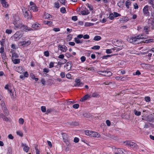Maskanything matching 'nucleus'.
I'll return each instance as SVG.
<instances>
[{
    "label": "nucleus",
    "mask_w": 154,
    "mask_h": 154,
    "mask_svg": "<svg viewBox=\"0 0 154 154\" xmlns=\"http://www.w3.org/2000/svg\"><path fill=\"white\" fill-rule=\"evenodd\" d=\"M141 66L143 68L146 69H149L151 68V65L149 64L145 63H141L140 64Z\"/></svg>",
    "instance_id": "12"
},
{
    "label": "nucleus",
    "mask_w": 154,
    "mask_h": 154,
    "mask_svg": "<svg viewBox=\"0 0 154 154\" xmlns=\"http://www.w3.org/2000/svg\"><path fill=\"white\" fill-rule=\"evenodd\" d=\"M150 8L152 9L150 7L149 8V6L146 5H145L143 8V14L146 16H149L150 13L149 11V9Z\"/></svg>",
    "instance_id": "8"
},
{
    "label": "nucleus",
    "mask_w": 154,
    "mask_h": 154,
    "mask_svg": "<svg viewBox=\"0 0 154 154\" xmlns=\"http://www.w3.org/2000/svg\"><path fill=\"white\" fill-rule=\"evenodd\" d=\"M23 13L25 17L27 19H31V14L30 11L26 8L23 10Z\"/></svg>",
    "instance_id": "5"
},
{
    "label": "nucleus",
    "mask_w": 154,
    "mask_h": 154,
    "mask_svg": "<svg viewBox=\"0 0 154 154\" xmlns=\"http://www.w3.org/2000/svg\"><path fill=\"white\" fill-rule=\"evenodd\" d=\"M134 114L137 116H140L141 115V112L139 111H137L136 109L134 110Z\"/></svg>",
    "instance_id": "45"
},
{
    "label": "nucleus",
    "mask_w": 154,
    "mask_h": 154,
    "mask_svg": "<svg viewBox=\"0 0 154 154\" xmlns=\"http://www.w3.org/2000/svg\"><path fill=\"white\" fill-rule=\"evenodd\" d=\"M69 62H67L64 66V68H66V69L67 71H69L71 69V66L70 65H69Z\"/></svg>",
    "instance_id": "25"
},
{
    "label": "nucleus",
    "mask_w": 154,
    "mask_h": 154,
    "mask_svg": "<svg viewBox=\"0 0 154 154\" xmlns=\"http://www.w3.org/2000/svg\"><path fill=\"white\" fill-rule=\"evenodd\" d=\"M113 13L114 15V17H120L121 16V15L120 14H119L116 12H114Z\"/></svg>",
    "instance_id": "46"
},
{
    "label": "nucleus",
    "mask_w": 154,
    "mask_h": 154,
    "mask_svg": "<svg viewBox=\"0 0 154 154\" xmlns=\"http://www.w3.org/2000/svg\"><path fill=\"white\" fill-rule=\"evenodd\" d=\"M145 100L146 102H149L150 101V98L149 97H145Z\"/></svg>",
    "instance_id": "50"
},
{
    "label": "nucleus",
    "mask_w": 154,
    "mask_h": 154,
    "mask_svg": "<svg viewBox=\"0 0 154 154\" xmlns=\"http://www.w3.org/2000/svg\"><path fill=\"white\" fill-rule=\"evenodd\" d=\"M115 79L117 80H121L124 81L125 80V79L124 77L122 76H117L115 77Z\"/></svg>",
    "instance_id": "30"
},
{
    "label": "nucleus",
    "mask_w": 154,
    "mask_h": 154,
    "mask_svg": "<svg viewBox=\"0 0 154 154\" xmlns=\"http://www.w3.org/2000/svg\"><path fill=\"white\" fill-rule=\"evenodd\" d=\"M91 97V95H89L88 94L85 95L83 97L81 98L80 101L81 102H83L84 101L88 99Z\"/></svg>",
    "instance_id": "14"
},
{
    "label": "nucleus",
    "mask_w": 154,
    "mask_h": 154,
    "mask_svg": "<svg viewBox=\"0 0 154 154\" xmlns=\"http://www.w3.org/2000/svg\"><path fill=\"white\" fill-rule=\"evenodd\" d=\"M22 35L20 32L17 31L12 36V38L15 41L19 40L22 37Z\"/></svg>",
    "instance_id": "7"
},
{
    "label": "nucleus",
    "mask_w": 154,
    "mask_h": 154,
    "mask_svg": "<svg viewBox=\"0 0 154 154\" xmlns=\"http://www.w3.org/2000/svg\"><path fill=\"white\" fill-rule=\"evenodd\" d=\"M22 30H24L25 32H27L28 31H31L33 30L31 28L28 27L27 26L24 25L23 24V27L21 28Z\"/></svg>",
    "instance_id": "18"
},
{
    "label": "nucleus",
    "mask_w": 154,
    "mask_h": 154,
    "mask_svg": "<svg viewBox=\"0 0 154 154\" xmlns=\"http://www.w3.org/2000/svg\"><path fill=\"white\" fill-rule=\"evenodd\" d=\"M13 63L15 64H18L20 63V60L19 59H14L12 60Z\"/></svg>",
    "instance_id": "35"
},
{
    "label": "nucleus",
    "mask_w": 154,
    "mask_h": 154,
    "mask_svg": "<svg viewBox=\"0 0 154 154\" xmlns=\"http://www.w3.org/2000/svg\"><path fill=\"white\" fill-rule=\"evenodd\" d=\"M54 6L55 8L57 9L59 8L60 7V4L58 2H54Z\"/></svg>",
    "instance_id": "36"
},
{
    "label": "nucleus",
    "mask_w": 154,
    "mask_h": 154,
    "mask_svg": "<svg viewBox=\"0 0 154 154\" xmlns=\"http://www.w3.org/2000/svg\"><path fill=\"white\" fill-rule=\"evenodd\" d=\"M44 55L45 56L48 57L49 56V53L48 51H46L44 52Z\"/></svg>",
    "instance_id": "51"
},
{
    "label": "nucleus",
    "mask_w": 154,
    "mask_h": 154,
    "mask_svg": "<svg viewBox=\"0 0 154 154\" xmlns=\"http://www.w3.org/2000/svg\"><path fill=\"white\" fill-rule=\"evenodd\" d=\"M41 109L42 111L43 112H45L46 111V107L45 106H41Z\"/></svg>",
    "instance_id": "54"
},
{
    "label": "nucleus",
    "mask_w": 154,
    "mask_h": 154,
    "mask_svg": "<svg viewBox=\"0 0 154 154\" xmlns=\"http://www.w3.org/2000/svg\"><path fill=\"white\" fill-rule=\"evenodd\" d=\"M75 42L77 44L82 43V41L81 40H80L77 37H75L74 39Z\"/></svg>",
    "instance_id": "31"
},
{
    "label": "nucleus",
    "mask_w": 154,
    "mask_h": 154,
    "mask_svg": "<svg viewBox=\"0 0 154 154\" xmlns=\"http://www.w3.org/2000/svg\"><path fill=\"white\" fill-rule=\"evenodd\" d=\"M17 135H19L20 136L22 137L23 135V134L22 132L20 131H17L16 132Z\"/></svg>",
    "instance_id": "47"
},
{
    "label": "nucleus",
    "mask_w": 154,
    "mask_h": 154,
    "mask_svg": "<svg viewBox=\"0 0 154 154\" xmlns=\"http://www.w3.org/2000/svg\"><path fill=\"white\" fill-rule=\"evenodd\" d=\"M31 43L30 40H28L27 41H23L19 42V44L20 46L23 47L27 46H29Z\"/></svg>",
    "instance_id": "9"
},
{
    "label": "nucleus",
    "mask_w": 154,
    "mask_h": 154,
    "mask_svg": "<svg viewBox=\"0 0 154 154\" xmlns=\"http://www.w3.org/2000/svg\"><path fill=\"white\" fill-rule=\"evenodd\" d=\"M12 32L11 30L7 29L5 31V33H7L8 34H11Z\"/></svg>",
    "instance_id": "53"
},
{
    "label": "nucleus",
    "mask_w": 154,
    "mask_h": 154,
    "mask_svg": "<svg viewBox=\"0 0 154 154\" xmlns=\"http://www.w3.org/2000/svg\"><path fill=\"white\" fill-rule=\"evenodd\" d=\"M86 58L85 57V56H82L80 58L81 61L82 62H83L84 61H85L86 60Z\"/></svg>",
    "instance_id": "55"
},
{
    "label": "nucleus",
    "mask_w": 154,
    "mask_h": 154,
    "mask_svg": "<svg viewBox=\"0 0 154 154\" xmlns=\"http://www.w3.org/2000/svg\"><path fill=\"white\" fill-rule=\"evenodd\" d=\"M100 135L97 132L92 131L91 134V137H94L99 138L100 137Z\"/></svg>",
    "instance_id": "19"
},
{
    "label": "nucleus",
    "mask_w": 154,
    "mask_h": 154,
    "mask_svg": "<svg viewBox=\"0 0 154 154\" xmlns=\"http://www.w3.org/2000/svg\"><path fill=\"white\" fill-rule=\"evenodd\" d=\"M92 132V131L86 130L85 131V133L86 135L91 137Z\"/></svg>",
    "instance_id": "27"
},
{
    "label": "nucleus",
    "mask_w": 154,
    "mask_h": 154,
    "mask_svg": "<svg viewBox=\"0 0 154 154\" xmlns=\"http://www.w3.org/2000/svg\"><path fill=\"white\" fill-rule=\"evenodd\" d=\"M49 71V69L46 68H44L43 69V72H44L48 73Z\"/></svg>",
    "instance_id": "60"
},
{
    "label": "nucleus",
    "mask_w": 154,
    "mask_h": 154,
    "mask_svg": "<svg viewBox=\"0 0 154 154\" xmlns=\"http://www.w3.org/2000/svg\"><path fill=\"white\" fill-rule=\"evenodd\" d=\"M43 23L44 24L47 25L49 26H51L53 23L51 21L45 20L44 21Z\"/></svg>",
    "instance_id": "33"
},
{
    "label": "nucleus",
    "mask_w": 154,
    "mask_h": 154,
    "mask_svg": "<svg viewBox=\"0 0 154 154\" xmlns=\"http://www.w3.org/2000/svg\"><path fill=\"white\" fill-rule=\"evenodd\" d=\"M60 12L63 14L66 13V10L65 7H62L60 9Z\"/></svg>",
    "instance_id": "41"
},
{
    "label": "nucleus",
    "mask_w": 154,
    "mask_h": 154,
    "mask_svg": "<svg viewBox=\"0 0 154 154\" xmlns=\"http://www.w3.org/2000/svg\"><path fill=\"white\" fill-rule=\"evenodd\" d=\"M108 18L111 20H113L114 18V16L113 13H110L109 14Z\"/></svg>",
    "instance_id": "38"
},
{
    "label": "nucleus",
    "mask_w": 154,
    "mask_h": 154,
    "mask_svg": "<svg viewBox=\"0 0 154 154\" xmlns=\"http://www.w3.org/2000/svg\"><path fill=\"white\" fill-rule=\"evenodd\" d=\"M134 8L135 9H137L139 7L137 3H135L134 4Z\"/></svg>",
    "instance_id": "61"
},
{
    "label": "nucleus",
    "mask_w": 154,
    "mask_h": 154,
    "mask_svg": "<svg viewBox=\"0 0 154 154\" xmlns=\"http://www.w3.org/2000/svg\"><path fill=\"white\" fill-rule=\"evenodd\" d=\"M100 48V46L98 45H95L92 47L91 49L93 50H99Z\"/></svg>",
    "instance_id": "42"
},
{
    "label": "nucleus",
    "mask_w": 154,
    "mask_h": 154,
    "mask_svg": "<svg viewBox=\"0 0 154 154\" xmlns=\"http://www.w3.org/2000/svg\"><path fill=\"white\" fill-rule=\"evenodd\" d=\"M54 63L53 62H51L49 64V68H51L54 67Z\"/></svg>",
    "instance_id": "49"
},
{
    "label": "nucleus",
    "mask_w": 154,
    "mask_h": 154,
    "mask_svg": "<svg viewBox=\"0 0 154 154\" xmlns=\"http://www.w3.org/2000/svg\"><path fill=\"white\" fill-rule=\"evenodd\" d=\"M150 31V28L149 27L147 26H146L144 27L143 29V32L146 34H149Z\"/></svg>",
    "instance_id": "15"
},
{
    "label": "nucleus",
    "mask_w": 154,
    "mask_h": 154,
    "mask_svg": "<svg viewBox=\"0 0 154 154\" xmlns=\"http://www.w3.org/2000/svg\"><path fill=\"white\" fill-rule=\"evenodd\" d=\"M24 122V120L22 118H20L19 119V123L21 125L23 124Z\"/></svg>",
    "instance_id": "43"
},
{
    "label": "nucleus",
    "mask_w": 154,
    "mask_h": 154,
    "mask_svg": "<svg viewBox=\"0 0 154 154\" xmlns=\"http://www.w3.org/2000/svg\"><path fill=\"white\" fill-rule=\"evenodd\" d=\"M59 47L60 48V50L63 52H66L67 50V48L66 46H65L64 47H63V46L60 45Z\"/></svg>",
    "instance_id": "26"
},
{
    "label": "nucleus",
    "mask_w": 154,
    "mask_h": 154,
    "mask_svg": "<svg viewBox=\"0 0 154 154\" xmlns=\"http://www.w3.org/2000/svg\"><path fill=\"white\" fill-rule=\"evenodd\" d=\"M143 35H142L141 36L134 35L128 37L127 38V40L128 42L134 44H139L141 42L140 39L143 38Z\"/></svg>",
    "instance_id": "1"
},
{
    "label": "nucleus",
    "mask_w": 154,
    "mask_h": 154,
    "mask_svg": "<svg viewBox=\"0 0 154 154\" xmlns=\"http://www.w3.org/2000/svg\"><path fill=\"white\" fill-rule=\"evenodd\" d=\"M125 145L129 146L131 148H134L137 146V144L130 140H126L123 142Z\"/></svg>",
    "instance_id": "4"
},
{
    "label": "nucleus",
    "mask_w": 154,
    "mask_h": 154,
    "mask_svg": "<svg viewBox=\"0 0 154 154\" xmlns=\"http://www.w3.org/2000/svg\"><path fill=\"white\" fill-rule=\"evenodd\" d=\"M45 17L47 19H49L51 17V15L47 13L45 15Z\"/></svg>",
    "instance_id": "63"
},
{
    "label": "nucleus",
    "mask_w": 154,
    "mask_h": 154,
    "mask_svg": "<svg viewBox=\"0 0 154 154\" xmlns=\"http://www.w3.org/2000/svg\"><path fill=\"white\" fill-rule=\"evenodd\" d=\"M23 75L25 77L27 78L28 77L29 74L27 71H26L23 73Z\"/></svg>",
    "instance_id": "56"
},
{
    "label": "nucleus",
    "mask_w": 154,
    "mask_h": 154,
    "mask_svg": "<svg viewBox=\"0 0 154 154\" xmlns=\"http://www.w3.org/2000/svg\"><path fill=\"white\" fill-rule=\"evenodd\" d=\"M116 50L115 48H112L111 49H107L106 50V53L107 54H111L112 53L113 51H114Z\"/></svg>",
    "instance_id": "28"
},
{
    "label": "nucleus",
    "mask_w": 154,
    "mask_h": 154,
    "mask_svg": "<svg viewBox=\"0 0 154 154\" xmlns=\"http://www.w3.org/2000/svg\"><path fill=\"white\" fill-rule=\"evenodd\" d=\"M75 87H81L83 85V84L81 82L80 79H76L75 80Z\"/></svg>",
    "instance_id": "11"
},
{
    "label": "nucleus",
    "mask_w": 154,
    "mask_h": 154,
    "mask_svg": "<svg viewBox=\"0 0 154 154\" xmlns=\"http://www.w3.org/2000/svg\"><path fill=\"white\" fill-rule=\"evenodd\" d=\"M141 73L139 71V70H137L136 72L135 73H133L134 75H140Z\"/></svg>",
    "instance_id": "57"
},
{
    "label": "nucleus",
    "mask_w": 154,
    "mask_h": 154,
    "mask_svg": "<svg viewBox=\"0 0 154 154\" xmlns=\"http://www.w3.org/2000/svg\"><path fill=\"white\" fill-rule=\"evenodd\" d=\"M101 39V37L99 35H96L94 36V40L95 41H99Z\"/></svg>",
    "instance_id": "37"
},
{
    "label": "nucleus",
    "mask_w": 154,
    "mask_h": 154,
    "mask_svg": "<svg viewBox=\"0 0 154 154\" xmlns=\"http://www.w3.org/2000/svg\"><path fill=\"white\" fill-rule=\"evenodd\" d=\"M0 104H1L3 109L4 110L5 114L6 115H8L9 114L8 111L5 105L3 98L2 97H0Z\"/></svg>",
    "instance_id": "2"
},
{
    "label": "nucleus",
    "mask_w": 154,
    "mask_h": 154,
    "mask_svg": "<svg viewBox=\"0 0 154 154\" xmlns=\"http://www.w3.org/2000/svg\"><path fill=\"white\" fill-rule=\"evenodd\" d=\"M26 144L22 143V146H24V147L23 148V150L26 152H28L29 150V147L27 146H26Z\"/></svg>",
    "instance_id": "23"
},
{
    "label": "nucleus",
    "mask_w": 154,
    "mask_h": 154,
    "mask_svg": "<svg viewBox=\"0 0 154 154\" xmlns=\"http://www.w3.org/2000/svg\"><path fill=\"white\" fill-rule=\"evenodd\" d=\"M97 73L101 75L107 77L110 76L112 75V72L108 70L104 71L99 70L98 71Z\"/></svg>",
    "instance_id": "3"
},
{
    "label": "nucleus",
    "mask_w": 154,
    "mask_h": 154,
    "mask_svg": "<svg viewBox=\"0 0 154 154\" xmlns=\"http://www.w3.org/2000/svg\"><path fill=\"white\" fill-rule=\"evenodd\" d=\"M74 109H77L79 107V105L78 104H74L72 106Z\"/></svg>",
    "instance_id": "52"
},
{
    "label": "nucleus",
    "mask_w": 154,
    "mask_h": 154,
    "mask_svg": "<svg viewBox=\"0 0 154 154\" xmlns=\"http://www.w3.org/2000/svg\"><path fill=\"white\" fill-rule=\"evenodd\" d=\"M153 39H147L145 41L144 43H150L151 42H152L153 41Z\"/></svg>",
    "instance_id": "48"
},
{
    "label": "nucleus",
    "mask_w": 154,
    "mask_h": 154,
    "mask_svg": "<svg viewBox=\"0 0 154 154\" xmlns=\"http://www.w3.org/2000/svg\"><path fill=\"white\" fill-rule=\"evenodd\" d=\"M115 154H122L123 152L121 149L116 148L114 151Z\"/></svg>",
    "instance_id": "21"
},
{
    "label": "nucleus",
    "mask_w": 154,
    "mask_h": 154,
    "mask_svg": "<svg viewBox=\"0 0 154 154\" xmlns=\"http://www.w3.org/2000/svg\"><path fill=\"white\" fill-rule=\"evenodd\" d=\"M81 13L82 15H85L89 14V12L88 9L85 8L84 9L82 10L81 11Z\"/></svg>",
    "instance_id": "17"
},
{
    "label": "nucleus",
    "mask_w": 154,
    "mask_h": 154,
    "mask_svg": "<svg viewBox=\"0 0 154 154\" xmlns=\"http://www.w3.org/2000/svg\"><path fill=\"white\" fill-rule=\"evenodd\" d=\"M40 25L38 23H35L32 25V27L36 29H40L39 26Z\"/></svg>",
    "instance_id": "22"
},
{
    "label": "nucleus",
    "mask_w": 154,
    "mask_h": 154,
    "mask_svg": "<svg viewBox=\"0 0 154 154\" xmlns=\"http://www.w3.org/2000/svg\"><path fill=\"white\" fill-rule=\"evenodd\" d=\"M5 89L7 90H8V91L11 90L12 89V86L11 85L9 84L6 85L4 88Z\"/></svg>",
    "instance_id": "24"
},
{
    "label": "nucleus",
    "mask_w": 154,
    "mask_h": 154,
    "mask_svg": "<svg viewBox=\"0 0 154 154\" xmlns=\"http://www.w3.org/2000/svg\"><path fill=\"white\" fill-rule=\"evenodd\" d=\"M19 57V55L18 54L15 52V53H13V54H12V60H13L15 58H17Z\"/></svg>",
    "instance_id": "29"
},
{
    "label": "nucleus",
    "mask_w": 154,
    "mask_h": 154,
    "mask_svg": "<svg viewBox=\"0 0 154 154\" xmlns=\"http://www.w3.org/2000/svg\"><path fill=\"white\" fill-rule=\"evenodd\" d=\"M94 25V23H89L86 22L85 23V26H92Z\"/></svg>",
    "instance_id": "39"
},
{
    "label": "nucleus",
    "mask_w": 154,
    "mask_h": 154,
    "mask_svg": "<svg viewBox=\"0 0 154 154\" xmlns=\"http://www.w3.org/2000/svg\"><path fill=\"white\" fill-rule=\"evenodd\" d=\"M31 10H32L34 12H36L38 11V8L36 5L31 7L30 9Z\"/></svg>",
    "instance_id": "20"
},
{
    "label": "nucleus",
    "mask_w": 154,
    "mask_h": 154,
    "mask_svg": "<svg viewBox=\"0 0 154 154\" xmlns=\"http://www.w3.org/2000/svg\"><path fill=\"white\" fill-rule=\"evenodd\" d=\"M5 39L2 38L1 41L0 42V44L1 45V46H4V45L5 43Z\"/></svg>",
    "instance_id": "44"
},
{
    "label": "nucleus",
    "mask_w": 154,
    "mask_h": 154,
    "mask_svg": "<svg viewBox=\"0 0 154 154\" xmlns=\"http://www.w3.org/2000/svg\"><path fill=\"white\" fill-rule=\"evenodd\" d=\"M66 60L65 59H63V60H61V62H60V64H63L66 62Z\"/></svg>",
    "instance_id": "59"
},
{
    "label": "nucleus",
    "mask_w": 154,
    "mask_h": 154,
    "mask_svg": "<svg viewBox=\"0 0 154 154\" xmlns=\"http://www.w3.org/2000/svg\"><path fill=\"white\" fill-rule=\"evenodd\" d=\"M72 19L74 21H76L78 20V17L76 16H73L72 17Z\"/></svg>",
    "instance_id": "58"
},
{
    "label": "nucleus",
    "mask_w": 154,
    "mask_h": 154,
    "mask_svg": "<svg viewBox=\"0 0 154 154\" xmlns=\"http://www.w3.org/2000/svg\"><path fill=\"white\" fill-rule=\"evenodd\" d=\"M79 141V139L77 137H75L74 138V142L75 143H78Z\"/></svg>",
    "instance_id": "64"
},
{
    "label": "nucleus",
    "mask_w": 154,
    "mask_h": 154,
    "mask_svg": "<svg viewBox=\"0 0 154 154\" xmlns=\"http://www.w3.org/2000/svg\"><path fill=\"white\" fill-rule=\"evenodd\" d=\"M0 2L3 7L7 8L9 6V5L5 0H0Z\"/></svg>",
    "instance_id": "16"
},
{
    "label": "nucleus",
    "mask_w": 154,
    "mask_h": 154,
    "mask_svg": "<svg viewBox=\"0 0 154 154\" xmlns=\"http://www.w3.org/2000/svg\"><path fill=\"white\" fill-rule=\"evenodd\" d=\"M100 96L99 94L97 92H94L93 93L92 95H91V97H98Z\"/></svg>",
    "instance_id": "34"
},
{
    "label": "nucleus",
    "mask_w": 154,
    "mask_h": 154,
    "mask_svg": "<svg viewBox=\"0 0 154 154\" xmlns=\"http://www.w3.org/2000/svg\"><path fill=\"white\" fill-rule=\"evenodd\" d=\"M72 36L71 34L68 35L67 37V40L69 41L71 40L72 38Z\"/></svg>",
    "instance_id": "40"
},
{
    "label": "nucleus",
    "mask_w": 154,
    "mask_h": 154,
    "mask_svg": "<svg viewBox=\"0 0 154 154\" xmlns=\"http://www.w3.org/2000/svg\"><path fill=\"white\" fill-rule=\"evenodd\" d=\"M63 140L64 143L68 145L69 144V142L68 140V136L66 133L62 134Z\"/></svg>",
    "instance_id": "10"
},
{
    "label": "nucleus",
    "mask_w": 154,
    "mask_h": 154,
    "mask_svg": "<svg viewBox=\"0 0 154 154\" xmlns=\"http://www.w3.org/2000/svg\"><path fill=\"white\" fill-rule=\"evenodd\" d=\"M16 71L20 73H23L24 70L23 67L21 66H17L16 68Z\"/></svg>",
    "instance_id": "13"
},
{
    "label": "nucleus",
    "mask_w": 154,
    "mask_h": 154,
    "mask_svg": "<svg viewBox=\"0 0 154 154\" xmlns=\"http://www.w3.org/2000/svg\"><path fill=\"white\" fill-rule=\"evenodd\" d=\"M13 23L14 27V29L15 30L21 29L23 26V24L18 21H14Z\"/></svg>",
    "instance_id": "6"
},
{
    "label": "nucleus",
    "mask_w": 154,
    "mask_h": 154,
    "mask_svg": "<svg viewBox=\"0 0 154 154\" xmlns=\"http://www.w3.org/2000/svg\"><path fill=\"white\" fill-rule=\"evenodd\" d=\"M131 5V2L129 0L126 1L125 2V6L127 8L129 9V6Z\"/></svg>",
    "instance_id": "32"
},
{
    "label": "nucleus",
    "mask_w": 154,
    "mask_h": 154,
    "mask_svg": "<svg viewBox=\"0 0 154 154\" xmlns=\"http://www.w3.org/2000/svg\"><path fill=\"white\" fill-rule=\"evenodd\" d=\"M83 38L85 39H88L90 38V36L86 34L83 35Z\"/></svg>",
    "instance_id": "62"
}]
</instances>
